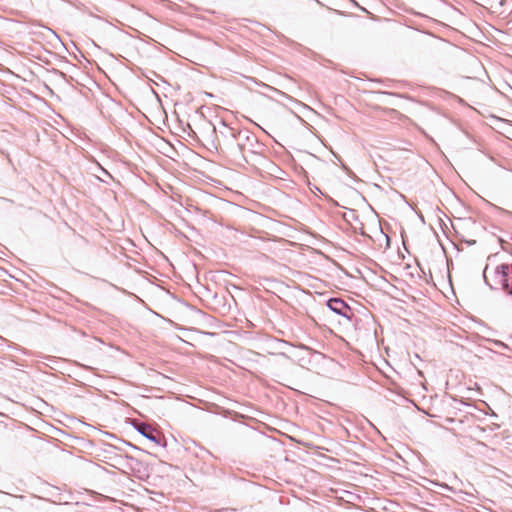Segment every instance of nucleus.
Returning <instances> with one entry per match:
<instances>
[{"instance_id":"f257e3e1","label":"nucleus","mask_w":512,"mask_h":512,"mask_svg":"<svg viewBox=\"0 0 512 512\" xmlns=\"http://www.w3.org/2000/svg\"><path fill=\"white\" fill-rule=\"evenodd\" d=\"M212 133L214 147L218 153L238 166H244L249 162L247 154L260 156L266 150V146L253 132L237 124L229 125L224 120H219L218 124H213Z\"/></svg>"},{"instance_id":"f03ea898","label":"nucleus","mask_w":512,"mask_h":512,"mask_svg":"<svg viewBox=\"0 0 512 512\" xmlns=\"http://www.w3.org/2000/svg\"><path fill=\"white\" fill-rule=\"evenodd\" d=\"M133 426L142 436H144L149 441L161 447L166 446V440L164 436L149 424L135 420Z\"/></svg>"},{"instance_id":"7ed1b4c3","label":"nucleus","mask_w":512,"mask_h":512,"mask_svg":"<svg viewBox=\"0 0 512 512\" xmlns=\"http://www.w3.org/2000/svg\"><path fill=\"white\" fill-rule=\"evenodd\" d=\"M326 306L335 314L340 315L349 321L355 317L352 308L341 298L332 297L328 299Z\"/></svg>"},{"instance_id":"20e7f679","label":"nucleus","mask_w":512,"mask_h":512,"mask_svg":"<svg viewBox=\"0 0 512 512\" xmlns=\"http://www.w3.org/2000/svg\"><path fill=\"white\" fill-rule=\"evenodd\" d=\"M495 276L498 279L509 278L510 276V265L503 263L495 268Z\"/></svg>"},{"instance_id":"39448f33","label":"nucleus","mask_w":512,"mask_h":512,"mask_svg":"<svg viewBox=\"0 0 512 512\" xmlns=\"http://www.w3.org/2000/svg\"><path fill=\"white\" fill-rule=\"evenodd\" d=\"M497 284L507 295H509V292L512 291V288L510 287L509 283V278L498 279Z\"/></svg>"},{"instance_id":"423d86ee","label":"nucleus","mask_w":512,"mask_h":512,"mask_svg":"<svg viewBox=\"0 0 512 512\" xmlns=\"http://www.w3.org/2000/svg\"><path fill=\"white\" fill-rule=\"evenodd\" d=\"M119 442L121 444L120 446H114V448L117 449L118 451H124V447L123 446H125V448L130 447V448L135 449V450H141L139 447H137L136 445H134V444H132V443L126 441V440L119 439Z\"/></svg>"},{"instance_id":"0eeeda50","label":"nucleus","mask_w":512,"mask_h":512,"mask_svg":"<svg viewBox=\"0 0 512 512\" xmlns=\"http://www.w3.org/2000/svg\"><path fill=\"white\" fill-rule=\"evenodd\" d=\"M119 442L121 444L120 446H114V448L117 449L118 451H124V447L123 446H125V448L130 447V448L135 449V450H141L139 447H137L136 445H134V444H132V443L126 441V440L119 439Z\"/></svg>"},{"instance_id":"6e6552de","label":"nucleus","mask_w":512,"mask_h":512,"mask_svg":"<svg viewBox=\"0 0 512 512\" xmlns=\"http://www.w3.org/2000/svg\"><path fill=\"white\" fill-rule=\"evenodd\" d=\"M490 205L492 206V208H493V209H495V210H496V211H498L499 213L504 214V215H506V216H508V217L512 218V212H511V211L506 210V209H504V208H501V207H499V206H496V205H494V204H490Z\"/></svg>"},{"instance_id":"1a4fd4ad","label":"nucleus","mask_w":512,"mask_h":512,"mask_svg":"<svg viewBox=\"0 0 512 512\" xmlns=\"http://www.w3.org/2000/svg\"><path fill=\"white\" fill-rule=\"evenodd\" d=\"M487 269H488V265H486V266H485V268H484V270H483V279H484V283H485V284H486V285H487L491 290H495V289H497V287L493 286V285L489 282V280H488V278H487V276H486Z\"/></svg>"},{"instance_id":"9d476101","label":"nucleus","mask_w":512,"mask_h":512,"mask_svg":"<svg viewBox=\"0 0 512 512\" xmlns=\"http://www.w3.org/2000/svg\"><path fill=\"white\" fill-rule=\"evenodd\" d=\"M500 242H501V245H502V249H503L504 251L510 252V250H509V249H508V247L505 245V242H504L502 239H500Z\"/></svg>"},{"instance_id":"9b49d317","label":"nucleus","mask_w":512,"mask_h":512,"mask_svg":"<svg viewBox=\"0 0 512 512\" xmlns=\"http://www.w3.org/2000/svg\"><path fill=\"white\" fill-rule=\"evenodd\" d=\"M187 128L189 129V133H188L189 136H191V133L195 134L194 130L192 129V127L189 123H187Z\"/></svg>"},{"instance_id":"f8f14e48","label":"nucleus","mask_w":512,"mask_h":512,"mask_svg":"<svg viewBox=\"0 0 512 512\" xmlns=\"http://www.w3.org/2000/svg\"><path fill=\"white\" fill-rule=\"evenodd\" d=\"M341 165H342V168H343L344 170H346V171H348V170H349V168H348L344 163H342Z\"/></svg>"},{"instance_id":"ddd939ff","label":"nucleus","mask_w":512,"mask_h":512,"mask_svg":"<svg viewBox=\"0 0 512 512\" xmlns=\"http://www.w3.org/2000/svg\"><path fill=\"white\" fill-rule=\"evenodd\" d=\"M475 243H476V241H475V240H472V241L468 242V244H469V245H473V244H475Z\"/></svg>"},{"instance_id":"4468645a","label":"nucleus","mask_w":512,"mask_h":512,"mask_svg":"<svg viewBox=\"0 0 512 512\" xmlns=\"http://www.w3.org/2000/svg\"><path fill=\"white\" fill-rule=\"evenodd\" d=\"M126 457H127L128 459H130V460H134V457H132V456H126Z\"/></svg>"},{"instance_id":"2eb2a0df","label":"nucleus","mask_w":512,"mask_h":512,"mask_svg":"<svg viewBox=\"0 0 512 512\" xmlns=\"http://www.w3.org/2000/svg\"><path fill=\"white\" fill-rule=\"evenodd\" d=\"M509 296H512V291L509 292Z\"/></svg>"},{"instance_id":"dca6fc26","label":"nucleus","mask_w":512,"mask_h":512,"mask_svg":"<svg viewBox=\"0 0 512 512\" xmlns=\"http://www.w3.org/2000/svg\"><path fill=\"white\" fill-rule=\"evenodd\" d=\"M511 239H512V235H511Z\"/></svg>"}]
</instances>
